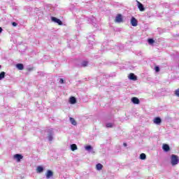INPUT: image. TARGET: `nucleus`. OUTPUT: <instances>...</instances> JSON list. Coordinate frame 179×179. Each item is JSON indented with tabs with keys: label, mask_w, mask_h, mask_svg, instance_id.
Here are the masks:
<instances>
[{
	"label": "nucleus",
	"mask_w": 179,
	"mask_h": 179,
	"mask_svg": "<svg viewBox=\"0 0 179 179\" xmlns=\"http://www.w3.org/2000/svg\"><path fill=\"white\" fill-rule=\"evenodd\" d=\"M47 134V139L49 142H52L54 141V130L52 129H49L45 131Z\"/></svg>",
	"instance_id": "nucleus-1"
},
{
	"label": "nucleus",
	"mask_w": 179,
	"mask_h": 179,
	"mask_svg": "<svg viewBox=\"0 0 179 179\" xmlns=\"http://www.w3.org/2000/svg\"><path fill=\"white\" fill-rule=\"evenodd\" d=\"M178 162H179L178 156H177L176 155H172L171 156V166H177V164H178Z\"/></svg>",
	"instance_id": "nucleus-2"
},
{
	"label": "nucleus",
	"mask_w": 179,
	"mask_h": 179,
	"mask_svg": "<svg viewBox=\"0 0 179 179\" xmlns=\"http://www.w3.org/2000/svg\"><path fill=\"white\" fill-rule=\"evenodd\" d=\"M87 38H88L89 47H93V43H94V35L90 34L88 36H87Z\"/></svg>",
	"instance_id": "nucleus-3"
},
{
	"label": "nucleus",
	"mask_w": 179,
	"mask_h": 179,
	"mask_svg": "<svg viewBox=\"0 0 179 179\" xmlns=\"http://www.w3.org/2000/svg\"><path fill=\"white\" fill-rule=\"evenodd\" d=\"M85 150H87L89 153H92V155H94L95 152L93 149V147L92 145H86L85 146Z\"/></svg>",
	"instance_id": "nucleus-4"
},
{
	"label": "nucleus",
	"mask_w": 179,
	"mask_h": 179,
	"mask_svg": "<svg viewBox=\"0 0 179 179\" xmlns=\"http://www.w3.org/2000/svg\"><path fill=\"white\" fill-rule=\"evenodd\" d=\"M115 22L116 23H122L123 20H122V15L118 14L115 19Z\"/></svg>",
	"instance_id": "nucleus-5"
},
{
	"label": "nucleus",
	"mask_w": 179,
	"mask_h": 179,
	"mask_svg": "<svg viewBox=\"0 0 179 179\" xmlns=\"http://www.w3.org/2000/svg\"><path fill=\"white\" fill-rule=\"evenodd\" d=\"M52 22H54L55 23H57L59 26H62V21L61 20L55 17H51Z\"/></svg>",
	"instance_id": "nucleus-6"
},
{
	"label": "nucleus",
	"mask_w": 179,
	"mask_h": 179,
	"mask_svg": "<svg viewBox=\"0 0 179 179\" xmlns=\"http://www.w3.org/2000/svg\"><path fill=\"white\" fill-rule=\"evenodd\" d=\"M131 24L134 27H136V26H138V20H136V18L134 17H132L131 19Z\"/></svg>",
	"instance_id": "nucleus-7"
},
{
	"label": "nucleus",
	"mask_w": 179,
	"mask_h": 179,
	"mask_svg": "<svg viewBox=\"0 0 179 179\" xmlns=\"http://www.w3.org/2000/svg\"><path fill=\"white\" fill-rule=\"evenodd\" d=\"M13 159L15 160H17V162H20V160L22 159H23V155H20V154H15L14 156H13Z\"/></svg>",
	"instance_id": "nucleus-8"
},
{
	"label": "nucleus",
	"mask_w": 179,
	"mask_h": 179,
	"mask_svg": "<svg viewBox=\"0 0 179 179\" xmlns=\"http://www.w3.org/2000/svg\"><path fill=\"white\" fill-rule=\"evenodd\" d=\"M88 22H90V23H92V24H93L94 27H97V24H96V19L94 18V17L90 18L88 20Z\"/></svg>",
	"instance_id": "nucleus-9"
},
{
	"label": "nucleus",
	"mask_w": 179,
	"mask_h": 179,
	"mask_svg": "<svg viewBox=\"0 0 179 179\" xmlns=\"http://www.w3.org/2000/svg\"><path fill=\"white\" fill-rule=\"evenodd\" d=\"M45 176H46V178H48V179L51 178V177H52V176H54V173L51 170H48Z\"/></svg>",
	"instance_id": "nucleus-10"
},
{
	"label": "nucleus",
	"mask_w": 179,
	"mask_h": 179,
	"mask_svg": "<svg viewBox=\"0 0 179 179\" xmlns=\"http://www.w3.org/2000/svg\"><path fill=\"white\" fill-rule=\"evenodd\" d=\"M154 124H156L157 125H160L162 124V118L159 117H157L154 119Z\"/></svg>",
	"instance_id": "nucleus-11"
},
{
	"label": "nucleus",
	"mask_w": 179,
	"mask_h": 179,
	"mask_svg": "<svg viewBox=\"0 0 179 179\" xmlns=\"http://www.w3.org/2000/svg\"><path fill=\"white\" fill-rule=\"evenodd\" d=\"M162 149L164 152H169L170 151V145L169 144H163Z\"/></svg>",
	"instance_id": "nucleus-12"
},
{
	"label": "nucleus",
	"mask_w": 179,
	"mask_h": 179,
	"mask_svg": "<svg viewBox=\"0 0 179 179\" xmlns=\"http://www.w3.org/2000/svg\"><path fill=\"white\" fill-rule=\"evenodd\" d=\"M138 3V8L141 12L145 11V7L143 6V4H142L141 2L137 1Z\"/></svg>",
	"instance_id": "nucleus-13"
},
{
	"label": "nucleus",
	"mask_w": 179,
	"mask_h": 179,
	"mask_svg": "<svg viewBox=\"0 0 179 179\" xmlns=\"http://www.w3.org/2000/svg\"><path fill=\"white\" fill-rule=\"evenodd\" d=\"M129 79H130V80H136L138 78H137L136 76H135V74L131 73L129 75Z\"/></svg>",
	"instance_id": "nucleus-14"
},
{
	"label": "nucleus",
	"mask_w": 179,
	"mask_h": 179,
	"mask_svg": "<svg viewBox=\"0 0 179 179\" xmlns=\"http://www.w3.org/2000/svg\"><path fill=\"white\" fill-rule=\"evenodd\" d=\"M131 101L133 102L134 104H139V103H141L139 99H138L137 97L131 98Z\"/></svg>",
	"instance_id": "nucleus-15"
},
{
	"label": "nucleus",
	"mask_w": 179,
	"mask_h": 179,
	"mask_svg": "<svg viewBox=\"0 0 179 179\" xmlns=\"http://www.w3.org/2000/svg\"><path fill=\"white\" fill-rule=\"evenodd\" d=\"M16 68H17L19 71H23L24 69V66L23 65V64H17Z\"/></svg>",
	"instance_id": "nucleus-16"
},
{
	"label": "nucleus",
	"mask_w": 179,
	"mask_h": 179,
	"mask_svg": "<svg viewBox=\"0 0 179 179\" xmlns=\"http://www.w3.org/2000/svg\"><path fill=\"white\" fill-rule=\"evenodd\" d=\"M69 103L71 104H76V98H75V96L70 97Z\"/></svg>",
	"instance_id": "nucleus-17"
},
{
	"label": "nucleus",
	"mask_w": 179,
	"mask_h": 179,
	"mask_svg": "<svg viewBox=\"0 0 179 179\" xmlns=\"http://www.w3.org/2000/svg\"><path fill=\"white\" fill-rule=\"evenodd\" d=\"M70 148L73 152H75V150H78V146L76 145V144H71L70 145Z\"/></svg>",
	"instance_id": "nucleus-18"
},
{
	"label": "nucleus",
	"mask_w": 179,
	"mask_h": 179,
	"mask_svg": "<svg viewBox=\"0 0 179 179\" xmlns=\"http://www.w3.org/2000/svg\"><path fill=\"white\" fill-rule=\"evenodd\" d=\"M37 173H43L44 171V168L41 166H39L36 169Z\"/></svg>",
	"instance_id": "nucleus-19"
},
{
	"label": "nucleus",
	"mask_w": 179,
	"mask_h": 179,
	"mask_svg": "<svg viewBox=\"0 0 179 179\" xmlns=\"http://www.w3.org/2000/svg\"><path fill=\"white\" fill-rule=\"evenodd\" d=\"M6 73L5 71H2L0 73V80H2V79L5 78Z\"/></svg>",
	"instance_id": "nucleus-20"
},
{
	"label": "nucleus",
	"mask_w": 179,
	"mask_h": 179,
	"mask_svg": "<svg viewBox=\"0 0 179 179\" xmlns=\"http://www.w3.org/2000/svg\"><path fill=\"white\" fill-rule=\"evenodd\" d=\"M106 128H113L114 127V123L108 122L106 124Z\"/></svg>",
	"instance_id": "nucleus-21"
},
{
	"label": "nucleus",
	"mask_w": 179,
	"mask_h": 179,
	"mask_svg": "<svg viewBox=\"0 0 179 179\" xmlns=\"http://www.w3.org/2000/svg\"><path fill=\"white\" fill-rule=\"evenodd\" d=\"M141 160H145L146 159V154L142 153L140 155Z\"/></svg>",
	"instance_id": "nucleus-22"
},
{
	"label": "nucleus",
	"mask_w": 179,
	"mask_h": 179,
	"mask_svg": "<svg viewBox=\"0 0 179 179\" xmlns=\"http://www.w3.org/2000/svg\"><path fill=\"white\" fill-rule=\"evenodd\" d=\"M96 170L100 171L103 169V165L101 164H97L96 166Z\"/></svg>",
	"instance_id": "nucleus-23"
},
{
	"label": "nucleus",
	"mask_w": 179,
	"mask_h": 179,
	"mask_svg": "<svg viewBox=\"0 0 179 179\" xmlns=\"http://www.w3.org/2000/svg\"><path fill=\"white\" fill-rule=\"evenodd\" d=\"M70 122L72 124V125H76V120L73 119V117H70Z\"/></svg>",
	"instance_id": "nucleus-24"
},
{
	"label": "nucleus",
	"mask_w": 179,
	"mask_h": 179,
	"mask_svg": "<svg viewBox=\"0 0 179 179\" xmlns=\"http://www.w3.org/2000/svg\"><path fill=\"white\" fill-rule=\"evenodd\" d=\"M148 44H150V45H152V44H154L155 43V40H153V38H149L148 40Z\"/></svg>",
	"instance_id": "nucleus-25"
},
{
	"label": "nucleus",
	"mask_w": 179,
	"mask_h": 179,
	"mask_svg": "<svg viewBox=\"0 0 179 179\" xmlns=\"http://www.w3.org/2000/svg\"><path fill=\"white\" fill-rule=\"evenodd\" d=\"M89 64V63H88L87 62L84 61V62H82L81 65H82V66L85 67V66H87V64Z\"/></svg>",
	"instance_id": "nucleus-26"
},
{
	"label": "nucleus",
	"mask_w": 179,
	"mask_h": 179,
	"mask_svg": "<svg viewBox=\"0 0 179 179\" xmlns=\"http://www.w3.org/2000/svg\"><path fill=\"white\" fill-rule=\"evenodd\" d=\"M175 94H176V96H177V97H179V90H176L175 91Z\"/></svg>",
	"instance_id": "nucleus-27"
},
{
	"label": "nucleus",
	"mask_w": 179,
	"mask_h": 179,
	"mask_svg": "<svg viewBox=\"0 0 179 179\" xmlns=\"http://www.w3.org/2000/svg\"><path fill=\"white\" fill-rule=\"evenodd\" d=\"M59 83H61V85H64V83H65V81L64 80V79L60 78Z\"/></svg>",
	"instance_id": "nucleus-28"
},
{
	"label": "nucleus",
	"mask_w": 179,
	"mask_h": 179,
	"mask_svg": "<svg viewBox=\"0 0 179 179\" xmlns=\"http://www.w3.org/2000/svg\"><path fill=\"white\" fill-rule=\"evenodd\" d=\"M155 71H157V72H159L160 71V67H159V66H155Z\"/></svg>",
	"instance_id": "nucleus-29"
},
{
	"label": "nucleus",
	"mask_w": 179,
	"mask_h": 179,
	"mask_svg": "<svg viewBox=\"0 0 179 179\" xmlns=\"http://www.w3.org/2000/svg\"><path fill=\"white\" fill-rule=\"evenodd\" d=\"M12 26H13L14 27H16V26H17V23L13 22H12Z\"/></svg>",
	"instance_id": "nucleus-30"
},
{
	"label": "nucleus",
	"mask_w": 179,
	"mask_h": 179,
	"mask_svg": "<svg viewBox=\"0 0 179 179\" xmlns=\"http://www.w3.org/2000/svg\"><path fill=\"white\" fill-rule=\"evenodd\" d=\"M2 31H3V29H2V27H0V34L1 33H2Z\"/></svg>",
	"instance_id": "nucleus-31"
},
{
	"label": "nucleus",
	"mask_w": 179,
	"mask_h": 179,
	"mask_svg": "<svg viewBox=\"0 0 179 179\" xmlns=\"http://www.w3.org/2000/svg\"><path fill=\"white\" fill-rule=\"evenodd\" d=\"M123 145H124V147H127V143H123Z\"/></svg>",
	"instance_id": "nucleus-32"
},
{
	"label": "nucleus",
	"mask_w": 179,
	"mask_h": 179,
	"mask_svg": "<svg viewBox=\"0 0 179 179\" xmlns=\"http://www.w3.org/2000/svg\"><path fill=\"white\" fill-rule=\"evenodd\" d=\"M0 68H1V65H0Z\"/></svg>",
	"instance_id": "nucleus-33"
}]
</instances>
